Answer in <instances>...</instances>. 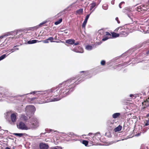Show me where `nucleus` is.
Returning a JSON list of instances; mask_svg holds the SVG:
<instances>
[{"instance_id":"f257e3e1","label":"nucleus","mask_w":149,"mask_h":149,"mask_svg":"<svg viewBox=\"0 0 149 149\" xmlns=\"http://www.w3.org/2000/svg\"><path fill=\"white\" fill-rule=\"evenodd\" d=\"M88 71H82L80 72L79 76L76 78H72L63 81L55 87L45 91H34L30 94H35L38 96V98L33 97L31 100L36 99L37 103L42 104L51 102L58 101L69 95L73 91L76 85L84 81L83 79L88 74Z\"/></svg>"},{"instance_id":"f03ea898","label":"nucleus","mask_w":149,"mask_h":149,"mask_svg":"<svg viewBox=\"0 0 149 149\" xmlns=\"http://www.w3.org/2000/svg\"><path fill=\"white\" fill-rule=\"evenodd\" d=\"M28 124L30 129L32 130L37 129L39 126L38 119L34 118H31Z\"/></svg>"},{"instance_id":"7ed1b4c3","label":"nucleus","mask_w":149,"mask_h":149,"mask_svg":"<svg viewBox=\"0 0 149 149\" xmlns=\"http://www.w3.org/2000/svg\"><path fill=\"white\" fill-rule=\"evenodd\" d=\"M114 31L115 32L119 33L120 37H125L128 34L127 31L123 27H119L117 28Z\"/></svg>"},{"instance_id":"20e7f679","label":"nucleus","mask_w":149,"mask_h":149,"mask_svg":"<svg viewBox=\"0 0 149 149\" xmlns=\"http://www.w3.org/2000/svg\"><path fill=\"white\" fill-rule=\"evenodd\" d=\"M36 110L35 107L33 105H29L27 106L25 108V112L26 115H30L33 114L34 112Z\"/></svg>"},{"instance_id":"39448f33","label":"nucleus","mask_w":149,"mask_h":149,"mask_svg":"<svg viewBox=\"0 0 149 149\" xmlns=\"http://www.w3.org/2000/svg\"><path fill=\"white\" fill-rule=\"evenodd\" d=\"M17 128L20 130H30L28 123L26 125L24 123L22 122H20L17 125Z\"/></svg>"},{"instance_id":"423d86ee","label":"nucleus","mask_w":149,"mask_h":149,"mask_svg":"<svg viewBox=\"0 0 149 149\" xmlns=\"http://www.w3.org/2000/svg\"><path fill=\"white\" fill-rule=\"evenodd\" d=\"M71 50L76 52L82 53L83 52V49H82L81 47H77L76 46L74 47V48H72Z\"/></svg>"},{"instance_id":"0eeeda50","label":"nucleus","mask_w":149,"mask_h":149,"mask_svg":"<svg viewBox=\"0 0 149 149\" xmlns=\"http://www.w3.org/2000/svg\"><path fill=\"white\" fill-rule=\"evenodd\" d=\"M109 38H111V35L108 32H105V36L102 39V40L105 41Z\"/></svg>"},{"instance_id":"6e6552de","label":"nucleus","mask_w":149,"mask_h":149,"mask_svg":"<svg viewBox=\"0 0 149 149\" xmlns=\"http://www.w3.org/2000/svg\"><path fill=\"white\" fill-rule=\"evenodd\" d=\"M17 114L16 113H12L10 115V119L12 123H14L16 122L17 119Z\"/></svg>"},{"instance_id":"1a4fd4ad","label":"nucleus","mask_w":149,"mask_h":149,"mask_svg":"<svg viewBox=\"0 0 149 149\" xmlns=\"http://www.w3.org/2000/svg\"><path fill=\"white\" fill-rule=\"evenodd\" d=\"M15 33L14 34L15 35L17 34V32H16L15 31H11L9 32L6 33H5L4 35H2L0 36V39H2V38H3L4 37H6V36H7L9 35H10L12 34V33Z\"/></svg>"},{"instance_id":"9d476101","label":"nucleus","mask_w":149,"mask_h":149,"mask_svg":"<svg viewBox=\"0 0 149 149\" xmlns=\"http://www.w3.org/2000/svg\"><path fill=\"white\" fill-rule=\"evenodd\" d=\"M101 43V42H98V43L95 44L94 45H92V46L91 45H87L86 46V48L88 50H92L93 48H95L96 47V46H97V44L98 45H100Z\"/></svg>"},{"instance_id":"9b49d317","label":"nucleus","mask_w":149,"mask_h":149,"mask_svg":"<svg viewBox=\"0 0 149 149\" xmlns=\"http://www.w3.org/2000/svg\"><path fill=\"white\" fill-rule=\"evenodd\" d=\"M40 149H48L49 148V146L44 143H41L40 145Z\"/></svg>"},{"instance_id":"f8f14e48","label":"nucleus","mask_w":149,"mask_h":149,"mask_svg":"<svg viewBox=\"0 0 149 149\" xmlns=\"http://www.w3.org/2000/svg\"><path fill=\"white\" fill-rule=\"evenodd\" d=\"M26 116L25 115H22L21 118L22 120L24 121H26L28 120L29 118L30 117L31 115H27Z\"/></svg>"},{"instance_id":"ddd939ff","label":"nucleus","mask_w":149,"mask_h":149,"mask_svg":"<svg viewBox=\"0 0 149 149\" xmlns=\"http://www.w3.org/2000/svg\"><path fill=\"white\" fill-rule=\"evenodd\" d=\"M149 99V98L148 99H147L146 100H144L143 102H142L143 105L145 106L144 107L145 108L149 106V102L148 100Z\"/></svg>"},{"instance_id":"4468645a","label":"nucleus","mask_w":149,"mask_h":149,"mask_svg":"<svg viewBox=\"0 0 149 149\" xmlns=\"http://www.w3.org/2000/svg\"><path fill=\"white\" fill-rule=\"evenodd\" d=\"M120 116V113H116L112 115V117L113 119H116L119 118Z\"/></svg>"},{"instance_id":"2eb2a0df","label":"nucleus","mask_w":149,"mask_h":149,"mask_svg":"<svg viewBox=\"0 0 149 149\" xmlns=\"http://www.w3.org/2000/svg\"><path fill=\"white\" fill-rule=\"evenodd\" d=\"M97 135L99 136V138L100 137V135L99 132H97L95 134H93V136L92 137V139H91L93 141H95V140L96 139V136Z\"/></svg>"},{"instance_id":"dca6fc26","label":"nucleus","mask_w":149,"mask_h":149,"mask_svg":"<svg viewBox=\"0 0 149 149\" xmlns=\"http://www.w3.org/2000/svg\"><path fill=\"white\" fill-rule=\"evenodd\" d=\"M74 40L73 39H69L66 41V42L70 45H73L74 43Z\"/></svg>"},{"instance_id":"f3484780","label":"nucleus","mask_w":149,"mask_h":149,"mask_svg":"<svg viewBox=\"0 0 149 149\" xmlns=\"http://www.w3.org/2000/svg\"><path fill=\"white\" fill-rule=\"evenodd\" d=\"M115 32H113L112 33L111 38H116L117 37H120L119 33H116Z\"/></svg>"},{"instance_id":"a211bd4d","label":"nucleus","mask_w":149,"mask_h":149,"mask_svg":"<svg viewBox=\"0 0 149 149\" xmlns=\"http://www.w3.org/2000/svg\"><path fill=\"white\" fill-rule=\"evenodd\" d=\"M36 42H39V41H38V40H33L29 41L27 42V43L28 44H32L36 43Z\"/></svg>"},{"instance_id":"6ab92c4d","label":"nucleus","mask_w":149,"mask_h":149,"mask_svg":"<svg viewBox=\"0 0 149 149\" xmlns=\"http://www.w3.org/2000/svg\"><path fill=\"white\" fill-rule=\"evenodd\" d=\"M122 127V126L119 125L115 129L114 131L115 132H119L121 130Z\"/></svg>"},{"instance_id":"aec40b11","label":"nucleus","mask_w":149,"mask_h":149,"mask_svg":"<svg viewBox=\"0 0 149 149\" xmlns=\"http://www.w3.org/2000/svg\"><path fill=\"white\" fill-rule=\"evenodd\" d=\"M96 3L95 2H93L91 4V6L90 7V10H91L92 9L95 7L96 6Z\"/></svg>"},{"instance_id":"412c9836","label":"nucleus","mask_w":149,"mask_h":149,"mask_svg":"<svg viewBox=\"0 0 149 149\" xmlns=\"http://www.w3.org/2000/svg\"><path fill=\"white\" fill-rule=\"evenodd\" d=\"M127 15L128 16V17L130 18L131 19H132V15L133 14H132V13L131 12V11L130 13H127Z\"/></svg>"},{"instance_id":"4be33fe9","label":"nucleus","mask_w":149,"mask_h":149,"mask_svg":"<svg viewBox=\"0 0 149 149\" xmlns=\"http://www.w3.org/2000/svg\"><path fill=\"white\" fill-rule=\"evenodd\" d=\"M13 134L19 137H21L24 135V134L22 133H14Z\"/></svg>"},{"instance_id":"5701e85b","label":"nucleus","mask_w":149,"mask_h":149,"mask_svg":"<svg viewBox=\"0 0 149 149\" xmlns=\"http://www.w3.org/2000/svg\"><path fill=\"white\" fill-rule=\"evenodd\" d=\"M48 40L50 41L51 42H54L55 41H53L54 39V38L53 37H50L47 38Z\"/></svg>"},{"instance_id":"b1692460","label":"nucleus","mask_w":149,"mask_h":149,"mask_svg":"<svg viewBox=\"0 0 149 149\" xmlns=\"http://www.w3.org/2000/svg\"><path fill=\"white\" fill-rule=\"evenodd\" d=\"M62 21V19H59L58 20L57 22H55L54 24L55 25H57L59 24H60L61 22Z\"/></svg>"},{"instance_id":"393cba45","label":"nucleus","mask_w":149,"mask_h":149,"mask_svg":"<svg viewBox=\"0 0 149 149\" xmlns=\"http://www.w3.org/2000/svg\"><path fill=\"white\" fill-rule=\"evenodd\" d=\"M83 11V9H80L77 10L76 12L79 14H80L82 13Z\"/></svg>"},{"instance_id":"a878e982","label":"nucleus","mask_w":149,"mask_h":149,"mask_svg":"<svg viewBox=\"0 0 149 149\" xmlns=\"http://www.w3.org/2000/svg\"><path fill=\"white\" fill-rule=\"evenodd\" d=\"M6 54H4L1 56L0 57V61H1V60H2L3 59L5 58L6 57Z\"/></svg>"},{"instance_id":"bb28decb","label":"nucleus","mask_w":149,"mask_h":149,"mask_svg":"<svg viewBox=\"0 0 149 149\" xmlns=\"http://www.w3.org/2000/svg\"><path fill=\"white\" fill-rule=\"evenodd\" d=\"M102 8L104 10H107L108 9L107 5L106 4H104L102 6Z\"/></svg>"},{"instance_id":"cd10ccee","label":"nucleus","mask_w":149,"mask_h":149,"mask_svg":"<svg viewBox=\"0 0 149 149\" xmlns=\"http://www.w3.org/2000/svg\"><path fill=\"white\" fill-rule=\"evenodd\" d=\"M88 142L86 140H83L82 141V143L86 146H87Z\"/></svg>"},{"instance_id":"c85d7f7f","label":"nucleus","mask_w":149,"mask_h":149,"mask_svg":"<svg viewBox=\"0 0 149 149\" xmlns=\"http://www.w3.org/2000/svg\"><path fill=\"white\" fill-rule=\"evenodd\" d=\"M87 23V22L84 21L83 23L82 24V27L84 28H85L86 25V23Z\"/></svg>"},{"instance_id":"c756f323","label":"nucleus","mask_w":149,"mask_h":149,"mask_svg":"<svg viewBox=\"0 0 149 149\" xmlns=\"http://www.w3.org/2000/svg\"><path fill=\"white\" fill-rule=\"evenodd\" d=\"M145 5L144 4H142L140 6V8L142 10H146L145 9Z\"/></svg>"},{"instance_id":"7c9ffc66","label":"nucleus","mask_w":149,"mask_h":149,"mask_svg":"<svg viewBox=\"0 0 149 149\" xmlns=\"http://www.w3.org/2000/svg\"><path fill=\"white\" fill-rule=\"evenodd\" d=\"M39 42H43V43H48L49 42L48 41V40H47V39L45 40H42V41H39Z\"/></svg>"},{"instance_id":"2f4dec72","label":"nucleus","mask_w":149,"mask_h":149,"mask_svg":"<svg viewBox=\"0 0 149 149\" xmlns=\"http://www.w3.org/2000/svg\"><path fill=\"white\" fill-rule=\"evenodd\" d=\"M46 23V22H43L42 23H41L39 25H38V26H39V27H41L42 26V25H43L44 24H45Z\"/></svg>"},{"instance_id":"473e14b6","label":"nucleus","mask_w":149,"mask_h":149,"mask_svg":"<svg viewBox=\"0 0 149 149\" xmlns=\"http://www.w3.org/2000/svg\"><path fill=\"white\" fill-rule=\"evenodd\" d=\"M90 14H91L86 15L85 19H84V21L87 22L88 19L89 17V16L90 15Z\"/></svg>"},{"instance_id":"72a5a7b5","label":"nucleus","mask_w":149,"mask_h":149,"mask_svg":"<svg viewBox=\"0 0 149 149\" xmlns=\"http://www.w3.org/2000/svg\"><path fill=\"white\" fill-rule=\"evenodd\" d=\"M18 50V48H14V49H12L10 50H9L8 51H9V52H13L14 51L13 50Z\"/></svg>"},{"instance_id":"f704fd0d","label":"nucleus","mask_w":149,"mask_h":149,"mask_svg":"<svg viewBox=\"0 0 149 149\" xmlns=\"http://www.w3.org/2000/svg\"><path fill=\"white\" fill-rule=\"evenodd\" d=\"M39 26H37L35 27H32V28L33 30H36L37 29H38L39 28Z\"/></svg>"},{"instance_id":"c9c22d12","label":"nucleus","mask_w":149,"mask_h":149,"mask_svg":"<svg viewBox=\"0 0 149 149\" xmlns=\"http://www.w3.org/2000/svg\"><path fill=\"white\" fill-rule=\"evenodd\" d=\"M149 125V120L146 121V123H145L144 127L147 126Z\"/></svg>"},{"instance_id":"e433bc0d","label":"nucleus","mask_w":149,"mask_h":149,"mask_svg":"<svg viewBox=\"0 0 149 149\" xmlns=\"http://www.w3.org/2000/svg\"><path fill=\"white\" fill-rule=\"evenodd\" d=\"M105 62L104 60H102L101 61V65H105Z\"/></svg>"},{"instance_id":"4c0bfd02","label":"nucleus","mask_w":149,"mask_h":149,"mask_svg":"<svg viewBox=\"0 0 149 149\" xmlns=\"http://www.w3.org/2000/svg\"><path fill=\"white\" fill-rule=\"evenodd\" d=\"M130 97H131L132 99H134L136 97L135 96V95H134L132 94L130 95Z\"/></svg>"},{"instance_id":"58836bf2","label":"nucleus","mask_w":149,"mask_h":149,"mask_svg":"<svg viewBox=\"0 0 149 149\" xmlns=\"http://www.w3.org/2000/svg\"><path fill=\"white\" fill-rule=\"evenodd\" d=\"M51 149H62V148L61 147H54Z\"/></svg>"},{"instance_id":"ea45409f","label":"nucleus","mask_w":149,"mask_h":149,"mask_svg":"<svg viewBox=\"0 0 149 149\" xmlns=\"http://www.w3.org/2000/svg\"><path fill=\"white\" fill-rule=\"evenodd\" d=\"M116 20L117 21L118 23H120V21H119L118 18V17H116Z\"/></svg>"},{"instance_id":"a19ab883","label":"nucleus","mask_w":149,"mask_h":149,"mask_svg":"<svg viewBox=\"0 0 149 149\" xmlns=\"http://www.w3.org/2000/svg\"><path fill=\"white\" fill-rule=\"evenodd\" d=\"M74 46L77 45L79 44V43L78 42H76L75 43L74 42Z\"/></svg>"},{"instance_id":"79ce46f5","label":"nucleus","mask_w":149,"mask_h":149,"mask_svg":"<svg viewBox=\"0 0 149 149\" xmlns=\"http://www.w3.org/2000/svg\"><path fill=\"white\" fill-rule=\"evenodd\" d=\"M121 5H122V4H120H120H119V8H121Z\"/></svg>"},{"instance_id":"37998d69","label":"nucleus","mask_w":149,"mask_h":149,"mask_svg":"<svg viewBox=\"0 0 149 149\" xmlns=\"http://www.w3.org/2000/svg\"><path fill=\"white\" fill-rule=\"evenodd\" d=\"M120 3V4H124L125 2L124 1H123L121 2Z\"/></svg>"},{"instance_id":"c03bdc74","label":"nucleus","mask_w":149,"mask_h":149,"mask_svg":"<svg viewBox=\"0 0 149 149\" xmlns=\"http://www.w3.org/2000/svg\"><path fill=\"white\" fill-rule=\"evenodd\" d=\"M111 4H113L114 3V2L113 1H112L111 2Z\"/></svg>"},{"instance_id":"a18cd8bd","label":"nucleus","mask_w":149,"mask_h":149,"mask_svg":"<svg viewBox=\"0 0 149 149\" xmlns=\"http://www.w3.org/2000/svg\"><path fill=\"white\" fill-rule=\"evenodd\" d=\"M92 134H93L92 133H90L88 134V135H89V136H90Z\"/></svg>"},{"instance_id":"49530a36","label":"nucleus","mask_w":149,"mask_h":149,"mask_svg":"<svg viewBox=\"0 0 149 149\" xmlns=\"http://www.w3.org/2000/svg\"><path fill=\"white\" fill-rule=\"evenodd\" d=\"M53 130H51V129H49V132H51L52 131H53Z\"/></svg>"},{"instance_id":"de8ad7c7","label":"nucleus","mask_w":149,"mask_h":149,"mask_svg":"<svg viewBox=\"0 0 149 149\" xmlns=\"http://www.w3.org/2000/svg\"><path fill=\"white\" fill-rule=\"evenodd\" d=\"M5 149H10V148H9L7 147Z\"/></svg>"},{"instance_id":"09e8293b","label":"nucleus","mask_w":149,"mask_h":149,"mask_svg":"<svg viewBox=\"0 0 149 149\" xmlns=\"http://www.w3.org/2000/svg\"><path fill=\"white\" fill-rule=\"evenodd\" d=\"M147 54H149V50L146 52Z\"/></svg>"},{"instance_id":"8fccbe9b","label":"nucleus","mask_w":149,"mask_h":149,"mask_svg":"<svg viewBox=\"0 0 149 149\" xmlns=\"http://www.w3.org/2000/svg\"><path fill=\"white\" fill-rule=\"evenodd\" d=\"M146 116L147 117H148L149 116V113L146 115Z\"/></svg>"},{"instance_id":"3c124183","label":"nucleus","mask_w":149,"mask_h":149,"mask_svg":"<svg viewBox=\"0 0 149 149\" xmlns=\"http://www.w3.org/2000/svg\"><path fill=\"white\" fill-rule=\"evenodd\" d=\"M8 132V130H5V132H6V133H7Z\"/></svg>"},{"instance_id":"603ef678","label":"nucleus","mask_w":149,"mask_h":149,"mask_svg":"<svg viewBox=\"0 0 149 149\" xmlns=\"http://www.w3.org/2000/svg\"><path fill=\"white\" fill-rule=\"evenodd\" d=\"M72 134H70V136H70V137H72Z\"/></svg>"},{"instance_id":"864d4df0","label":"nucleus","mask_w":149,"mask_h":149,"mask_svg":"<svg viewBox=\"0 0 149 149\" xmlns=\"http://www.w3.org/2000/svg\"><path fill=\"white\" fill-rule=\"evenodd\" d=\"M54 132H57V131H56V130H55V131H54Z\"/></svg>"},{"instance_id":"5fc2aeb1","label":"nucleus","mask_w":149,"mask_h":149,"mask_svg":"<svg viewBox=\"0 0 149 149\" xmlns=\"http://www.w3.org/2000/svg\"><path fill=\"white\" fill-rule=\"evenodd\" d=\"M12 97V98L13 99V98H15V97Z\"/></svg>"},{"instance_id":"6e6d98bb","label":"nucleus","mask_w":149,"mask_h":149,"mask_svg":"<svg viewBox=\"0 0 149 149\" xmlns=\"http://www.w3.org/2000/svg\"><path fill=\"white\" fill-rule=\"evenodd\" d=\"M120 65H121V64H119V65H118V66H120Z\"/></svg>"},{"instance_id":"4d7b16f0","label":"nucleus","mask_w":149,"mask_h":149,"mask_svg":"<svg viewBox=\"0 0 149 149\" xmlns=\"http://www.w3.org/2000/svg\"><path fill=\"white\" fill-rule=\"evenodd\" d=\"M148 3L149 5V0H148Z\"/></svg>"},{"instance_id":"13d9d810","label":"nucleus","mask_w":149,"mask_h":149,"mask_svg":"<svg viewBox=\"0 0 149 149\" xmlns=\"http://www.w3.org/2000/svg\"><path fill=\"white\" fill-rule=\"evenodd\" d=\"M29 94V93H27V94H26V95H28Z\"/></svg>"},{"instance_id":"bf43d9fd","label":"nucleus","mask_w":149,"mask_h":149,"mask_svg":"<svg viewBox=\"0 0 149 149\" xmlns=\"http://www.w3.org/2000/svg\"><path fill=\"white\" fill-rule=\"evenodd\" d=\"M16 46H15L14 47H16Z\"/></svg>"},{"instance_id":"052dcab7","label":"nucleus","mask_w":149,"mask_h":149,"mask_svg":"<svg viewBox=\"0 0 149 149\" xmlns=\"http://www.w3.org/2000/svg\"><path fill=\"white\" fill-rule=\"evenodd\" d=\"M43 134L42 133L41 134L42 135V134Z\"/></svg>"},{"instance_id":"680f3d73","label":"nucleus","mask_w":149,"mask_h":149,"mask_svg":"<svg viewBox=\"0 0 149 149\" xmlns=\"http://www.w3.org/2000/svg\"><path fill=\"white\" fill-rule=\"evenodd\" d=\"M88 78V77H86V78Z\"/></svg>"}]
</instances>
